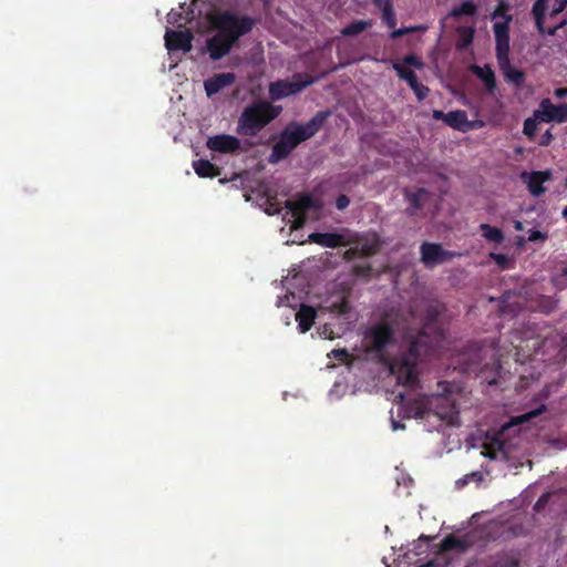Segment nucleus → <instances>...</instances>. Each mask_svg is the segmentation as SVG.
Returning <instances> with one entry per match:
<instances>
[{"label": "nucleus", "mask_w": 567, "mask_h": 567, "mask_svg": "<svg viewBox=\"0 0 567 567\" xmlns=\"http://www.w3.org/2000/svg\"><path fill=\"white\" fill-rule=\"evenodd\" d=\"M329 116L330 111H319L305 124L289 123L281 132L279 141L272 146L269 163L277 164L287 158L299 144L315 136Z\"/></svg>", "instance_id": "obj_2"}, {"label": "nucleus", "mask_w": 567, "mask_h": 567, "mask_svg": "<svg viewBox=\"0 0 567 567\" xmlns=\"http://www.w3.org/2000/svg\"><path fill=\"white\" fill-rule=\"evenodd\" d=\"M543 411H544V406H540L539 409H535V410H532V411H529L527 413L518 415V416L515 417V423L516 424H522V423L528 422L529 420L538 416Z\"/></svg>", "instance_id": "obj_38"}, {"label": "nucleus", "mask_w": 567, "mask_h": 567, "mask_svg": "<svg viewBox=\"0 0 567 567\" xmlns=\"http://www.w3.org/2000/svg\"><path fill=\"white\" fill-rule=\"evenodd\" d=\"M400 63H404V66L408 68V66H413L415 69H422L423 68V62L421 61V59L415 55V54H408L405 55L402 61H399Z\"/></svg>", "instance_id": "obj_37"}, {"label": "nucleus", "mask_w": 567, "mask_h": 567, "mask_svg": "<svg viewBox=\"0 0 567 567\" xmlns=\"http://www.w3.org/2000/svg\"><path fill=\"white\" fill-rule=\"evenodd\" d=\"M512 21L511 16H505L503 22H495L493 24V31L495 35V54L497 62L503 61L507 64L509 59V22Z\"/></svg>", "instance_id": "obj_10"}, {"label": "nucleus", "mask_w": 567, "mask_h": 567, "mask_svg": "<svg viewBox=\"0 0 567 567\" xmlns=\"http://www.w3.org/2000/svg\"><path fill=\"white\" fill-rule=\"evenodd\" d=\"M331 354L334 357V358H338L340 360H344L348 358L349 353L346 349H334L331 351Z\"/></svg>", "instance_id": "obj_49"}, {"label": "nucleus", "mask_w": 567, "mask_h": 567, "mask_svg": "<svg viewBox=\"0 0 567 567\" xmlns=\"http://www.w3.org/2000/svg\"><path fill=\"white\" fill-rule=\"evenodd\" d=\"M442 394L419 395L406 402L405 412L408 417L425 419L433 412L442 420L451 419L457 413L455 402L451 398V384L440 383Z\"/></svg>", "instance_id": "obj_3"}, {"label": "nucleus", "mask_w": 567, "mask_h": 567, "mask_svg": "<svg viewBox=\"0 0 567 567\" xmlns=\"http://www.w3.org/2000/svg\"><path fill=\"white\" fill-rule=\"evenodd\" d=\"M177 17H181V14H177V13H175V12H173V11H172V12H169V13L167 14V21H168L169 23H175V22H177Z\"/></svg>", "instance_id": "obj_52"}, {"label": "nucleus", "mask_w": 567, "mask_h": 567, "mask_svg": "<svg viewBox=\"0 0 567 567\" xmlns=\"http://www.w3.org/2000/svg\"><path fill=\"white\" fill-rule=\"evenodd\" d=\"M404 197L410 204L406 208V214L414 216L424 207L425 199L429 197V192L425 188H417L415 192L405 189Z\"/></svg>", "instance_id": "obj_19"}, {"label": "nucleus", "mask_w": 567, "mask_h": 567, "mask_svg": "<svg viewBox=\"0 0 567 567\" xmlns=\"http://www.w3.org/2000/svg\"><path fill=\"white\" fill-rule=\"evenodd\" d=\"M536 118L539 122L550 123H564L567 122V103L555 105L549 99H544L539 109L535 111Z\"/></svg>", "instance_id": "obj_11"}, {"label": "nucleus", "mask_w": 567, "mask_h": 567, "mask_svg": "<svg viewBox=\"0 0 567 567\" xmlns=\"http://www.w3.org/2000/svg\"><path fill=\"white\" fill-rule=\"evenodd\" d=\"M372 27V20H355L341 30L344 37L357 35Z\"/></svg>", "instance_id": "obj_28"}, {"label": "nucleus", "mask_w": 567, "mask_h": 567, "mask_svg": "<svg viewBox=\"0 0 567 567\" xmlns=\"http://www.w3.org/2000/svg\"><path fill=\"white\" fill-rule=\"evenodd\" d=\"M461 39L457 42L458 49H465L467 48L472 42L474 38V29L473 28H462L460 30Z\"/></svg>", "instance_id": "obj_35"}, {"label": "nucleus", "mask_w": 567, "mask_h": 567, "mask_svg": "<svg viewBox=\"0 0 567 567\" xmlns=\"http://www.w3.org/2000/svg\"><path fill=\"white\" fill-rule=\"evenodd\" d=\"M477 12V6L472 0L463 1L460 6L454 7L449 16L452 18H460L463 16L472 17Z\"/></svg>", "instance_id": "obj_29"}, {"label": "nucleus", "mask_w": 567, "mask_h": 567, "mask_svg": "<svg viewBox=\"0 0 567 567\" xmlns=\"http://www.w3.org/2000/svg\"><path fill=\"white\" fill-rule=\"evenodd\" d=\"M537 122H539V118H536L535 115L533 117H527L524 121L523 133L530 141H533L535 138L536 131H537Z\"/></svg>", "instance_id": "obj_34"}, {"label": "nucleus", "mask_w": 567, "mask_h": 567, "mask_svg": "<svg viewBox=\"0 0 567 567\" xmlns=\"http://www.w3.org/2000/svg\"><path fill=\"white\" fill-rule=\"evenodd\" d=\"M365 339L369 342V350L383 359L386 348L395 341L394 329L390 322L382 320L368 329Z\"/></svg>", "instance_id": "obj_7"}, {"label": "nucleus", "mask_w": 567, "mask_h": 567, "mask_svg": "<svg viewBox=\"0 0 567 567\" xmlns=\"http://www.w3.org/2000/svg\"><path fill=\"white\" fill-rule=\"evenodd\" d=\"M524 309L523 305L519 302V297L512 295L511 292H506L504 295V300L501 306L502 315H512L516 316Z\"/></svg>", "instance_id": "obj_26"}, {"label": "nucleus", "mask_w": 567, "mask_h": 567, "mask_svg": "<svg viewBox=\"0 0 567 567\" xmlns=\"http://www.w3.org/2000/svg\"><path fill=\"white\" fill-rule=\"evenodd\" d=\"M566 7H567V0H556L555 4L549 13V17L554 18V17L558 16L560 12H563L565 10Z\"/></svg>", "instance_id": "obj_40"}, {"label": "nucleus", "mask_w": 567, "mask_h": 567, "mask_svg": "<svg viewBox=\"0 0 567 567\" xmlns=\"http://www.w3.org/2000/svg\"><path fill=\"white\" fill-rule=\"evenodd\" d=\"M554 140V136L551 134L550 130H547L539 138L538 144L542 146L549 145Z\"/></svg>", "instance_id": "obj_44"}, {"label": "nucleus", "mask_w": 567, "mask_h": 567, "mask_svg": "<svg viewBox=\"0 0 567 567\" xmlns=\"http://www.w3.org/2000/svg\"><path fill=\"white\" fill-rule=\"evenodd\" d=\"M514 348H515V350H516V355H518V354H519V351H520V350H523V347H522V344H520V343H519V344H515V346H514Z\"/></svg>", "instance_id": "obj_58"}, {"label": "nucleus", "mask_w": 567, "mask_h": 567, "mask_svg": "<svg viewBox=\"0 0 567 567\" xmlns=\"http://www.w3.org/2000/svg\"><path fill=\"white\" fill-rule=\"evenodd\" d=\"M539 337L537 338H530V340L533 341V344H532V348L535 352L538 351V349L540 348V342L538 340Z\"/></svg>", "instance_id": "obj_53"}, {"label": "nucleus", "mask_w": 567, "mask_h": 567, "mask_svg": "<svg viewBox=\"0 0 567 567\" xmlns=\"http://www.w3.org/2000/svg\"><path fill=\"white\" fill-rule=\"evenodd\" d=\"M358 246L360 249V257L374 256L379 250V244L375 240V238L371 241L365 240L363 243H360Z\"/></svg>", "instance_id": "obj_33"}, {"label": "nucleus", "mask_w": 567, "mask_h": 567, "mask_svg": "<svg viewBox=\"0 0 567 567\" xmlns=\"http://www.w3.org/2000/svg\"><path fill=\"white\" fill-rule=\"evenodd\" d=\"M193 168L199 177H204V178H206V177L213 178V177H217L220 175V168L218 166L214 165L213 163H210L208 159L200 158V159L194 161Z\"/></svg>", "instance_id": "obj_23"}, {"label": "nucleus", "mask_w": 567, "mask_h": 567, "mask_svg": "<svg viewBox=\"0 0 567 567\" xmlns=\"http://www.w3.org/2000/svg\"><path fill=\"white\" fill-rule=\"evenodd\" d=\"M434 120H442L444 123L446 122V113L440 110H434L432 114Z\"/></svg>", "instance_id": "obj_50"}, {"label": "nucleus", "mask_w": 567, "mask_h": 567, "mask_svg": "<svg viewBox=\"0 0 567 567\" xmlns=\"http://www.w3.org/2000/svg\"><path fill=\"white\" fill-rule=\"evenodd\" d=\"M287 208L290 210L293 217V228H301L307 220V213L315 207L313 198L303 194L296 200H287Z\"/></svg>", "instance_id": "obj_12"}, {"label": "nucleus", "mask_w": 567, "mask_h": 567, "mask_svg": "<svg viewBox=\"0 0 567 567\" xmlns=\"http://www.w3.org/2000/svg\"><path fill=\"white\" fill-rule=\"evenodd\" d=\"M546 498H547V495H543V496L537 501V503H536V506H535V507L538 509V508H539V506H543V505H544V503L546 502Z\"/></svg>", "instance_id": "obj_56"}, {"label": "nucleus", "mask_w": 567, "mask_h": 567, "mask_svg": "<svg viewBox=\"0 0 567 567\" xmlns=\"http://www.w3.org/2000/svg\"><path fill=\"white\" fill-rule=\"evenodd\" d=\"M372 267L369 264L353 266V274L358 277L368 278L371 276Z\"/></svg>", "instance_id": "obj_39"}, {"label": "nucleus", "mask_w": 567, "mask_h": 567, "mask_svg": "<svg viewBox=\"0 0 567 567\" xmlns=\"http://www.w3.org/2000/svg\"><path fill=\"white\" fill-rule=\"evenodd\" d=\"M483 236L486 238V240L495 244H501L504 240V234L503 231L494 226H491L488 224H482L480 226Z\"/></svg>", "instance_id": "obj_30"}, {"label": "nucleus", "mask_w": 567, "mask_h": 567, "mask_svg": "<svg viewBox=\"0 0 567 567\" xmlns=\"http://www.w3.org/2000/svg\"><path fill=\"white\" fill-rule=\"evenodd\" d=\"M213 24L218 31L207 40V50L210 59L216 61L227 55L238 39L252 30L255 20L248 16L239 17L235 12L224 11L214 17Z\"/></svg>", "instance_id": "obj_1"}, {"label": "nucleus", "mask_w": 567, "mask_h": 567, "mask_svg": "<svg viewBox=\"0 0 567 567\" xmlns=\"http://www.w3.org/2000/svg\"><path fill=\"white\" fill-rule=\"evenodd\" d=\"M441 551H451L456 550L460 553H463L467 549V545L465 540L454 536V535H447L441 543Z\"/></svg>", "instance_id": "obj_27"}, {"label": "nucleus", "mask_w": 567, "mask_h": 567, "mask_svg": "<svg viewBox=\"0 0 567 567\" xmlns=\"http://www.w3.org/2000/svg\"><path fill=\"white\" fill-rule=\"evenodd\" d=\"M206 146L212 152L235 154L240 151L241 142L234 135L217 134L207 138Z\"/></svg>", "instance_id": "obj_13"}, {"label": "nucleus", "mask_w": 567, "mask_h": 567, "mask_svg": "<svg viewBox=\"0 0 567 567\" xmlns=\"http://www.w3.org/2000/svg\"><path fill=\"white\" fill-rule=\"evenodd\" d=\"M547 3H548V0H536L532 8V14L535 20L536 29L540 34L554 35L557 32V30L565 27V24L567 22H566V20H563L557 25L549 28V29H545L544 22H545V13L547 10Z\"/></svg>", "instance_id": "obj_15"}, {"label": "nucleus", "mask_w": 567, "mask_h": 567, "mask_svg": "<svg viewBox=\"0 0 567 567\" xmlns=\"http://www.w3.org/2000/svg\"><path fill=\"white\" fill-rule=\"evenodd\" d=\"M421 261L427 268L452 260L456 254L445 250L441 244L424 241L420 246Z\"/></svg>", "instance_id": "obj_9"}, {"label": "nucleus", "mask_w": 567, "mask_h": 567, "mask_svg": "<svg viewBox=\"0 0 567 567\" xmlns=\"http://www.w3.org/2000/svg\"><path fill=\"white\" fill-rule=\"evenodd\" d=\"M410 87L412 89L419 101L424 100L430 92V89L426 85L420 83L417 80Z\"/></svg>", "instance_id": "obj_36"}, {"label": "nucleus", "mask_w": 567, "mask_h": 567, "mask_svg": "<svg viewBox=\"0 0 567 567\" xmlns=\"http://www.w3.org/2000/svg\"><path fill=\"white\" fill-rule=\"evenodd\" d=\"M382 11V20L389 28H394L396 25L395 13L393 10L392 1L384 2V6L381 8Z\"/></svg>", "instance_id": "obj_32"}, {"label": "nucleus", "mask_w": 567, "mask_h": 567, "mask_svg": "<svg viewBox=\"0 0 567 567\" xmlns=\"http://www.w3.org/2000/svg\"><path fill=\"white\" fill-rule=\"evenodd\" d=\"M264 4H269L271 0H261Z\"/></svg>", "instance_id": "obj_61"}, {"label": "nucleus", "mask_w": 567, "mask_h": 567, "mask_svg": "<svg viewBox=\"0 0 567 567\" xmlns=\"http://www.w3.org/2000/svg\"><path fill=\"white\" fill-rule=\"evenodd\" d=\"M393 69L401 80H404L409 86H411L416 80V74L409 68L404 66V63L394 62Z\"/></svg>", "instance_id": "obj_31"}, {"label": "nucleus", "mask_w": 567, "mask_h": 567, "mask_svg": "<svg viewBox=\"0 0 567 567\" xmlns=\"http://www.w3.org/2000/svg\"><path fill=\"white\" fill-rule=\"evenodd\" d=\"M528 309L532 311H538L542 313H550L557 308V300L549 296H538L535 300H533L528 306Z\"/></svg>", "instance_id": "obj_24"}, {"label": "nucleus", "mask_w": 567, "mask_h": 567, "mask_svg": "<svg viewBox=\"0 0 567 567\" xmlns=\"http://www.w3.org/2000/svg\"><path fill=\"white\" fill-rule=\"evenodd\" d=\"M473 72L484 83L486 90L489 93H494L496 89L494 71L489 66L481 68L476 65L473 68Z\"/></svg>", "instance_id": "obj_25"}, {"label": "nucleus", "mask_w": 567, "mask_h": 567, "mask_svg": "<svg viewBox=\"0 0 567 567\" xmlns=\"http://www.w3.org/2000/svg\"><path fill=\"white\" fill-rule=\"evenodd\" d=\"M554 95L558 99H564L567 96V86L566 87H557L554 91Z\"/></svg>", "instance_id": "obj_51"}, {"label": "nucleus", "mask_w": 567, "mask_h": 567, "mask_svg": "<svg viewBox=\"0 0 567 567\" xmlns=\"http://www.w3.org/2000/svg\"><path fill=\"white\" fill-rule=\"evenodd\" d=\"M515 229H517V230H522L523 229V225H522L520 221H516Z\"/></svg>", "instance_id": "obj_59"}, {"label": "nucleus", "mask_w": 567, "mask_h": 567, "mask_svg": "<svg viewBox=\"0 0 567 567\" xmlns=\"http://www.w3.org/2000/svg\"><path fill=\"white\" fill-rule=\"evenodd\" d=\"M309 240L327 248H338L348 245L344 235L336 233H312L309 235Z\"/></svg>", "instance_id": "obj_17"}, {"label": "nucleus", "mask_w": 567, "mask_h": 567, "mask_svg": "<svg viewBox=\"0 0 567 567\" xmlns=\"http://www.w3.org/2000/svg\"><path fill=\"white\" fill-rule=\"evenodd\" d=\"M392 429H393L394 431H396V430H403V429H404V425H403V424H401L400 422H396V421H394V420H393V421H392Z\"/></svg>", "instance_id": "obj_54"}, {"label": "nucleus", "mask_w": 567, "mask_h": 567, "mask_svg": "<svg viewBox=\"0 0 567 567\" xmlns=\"http://www.w3.org/2000/svg\"><path fill=\"white\" fill-rule=\"evenodd\" d=\"M313 83V79L307 73H296L291 81L278 80L270 83L269 96L271 101H279L301 92Z\"/></svg>", "instance_id": "obj_8"}, {"label": "nucleus", "mask_w": 567, "mask_h": 567, "mask_svg": "<svg viewBox=\"0 0 567 567\" xmlns=\"http://www.w3.org/2000/svg\"><path fill=\"white\" fill-rule=\"evenodd\" d=\"M430 540H431V538L429 536H425V535H421L420 538H419V542L420 543H424V545H426V546H427Z\"/></svg>", "instance_id": "obj_57"}, {"label": "nucleus", "mask_w": 567, "mask_h": 567, "mask_svg": "<svg viewBox=\"0 0 567 567\" xmlns=\"http://www.w3.org/2000/svg\"><path fill=\"white\" fill-rule=\"evenodd\" d=\"M445 311V306L441 302H434L426 307L424 311V323L416 336L425 334L431 349L435 350L444 339L443 329L439 324V318Z\"/></svg>", "instance_id": "obj_6"}, {"label": "nucleus", "mask_w": 567, "mask_h": 567, "mask_svg": "<svg viewBox=\"0 0 567 567\" xmlns=\"http://www.w3.org/2000/svg\"><path fill=\"white\" fill-rule=\"evenodd\" d=\"M333 308H336L339 313L344 315L349 311L350 306L349 302L343 299L341 302L334 303Z\"/></svg>", "instance_id": "obj_45"}, {"label": "nucleus", "mask_w": 567, "mask_h": 567, "mask_svg": "<svg viewBox=\"0 0 567 567\" xmlns=\"http://www.w3.org/2000/svg\"><path fill=\"white\" fill-rule=\"evenodd\" d=\"M508 6L505 2H501L497 8L494 10L492 18L502 17L505 16V12L507 11Z\"/></svg>", "instance_id": "obj_46"}, {"label": "nucleus", "mask_w": 567, "mask_h": 567, "mask_svg": "<svg viewBox=\"0 0 567 567\" xmlns=\"http://www.w3.org/2000/svg\"><path fill=\"white\" fill-rule=\"evenodd\" d=\"M413 29H410V28H401V29H396V30H393L392 33H391V38L392 39H398L409 32H411Z\"/></svg>", "instance_id": "obj_48"}, {"label": "nucleus", "mask_w": 567, "mask_h": 567, "mask_svg": "<svg viewBox=\"0 0 567 567\" xmlns=\"http://www.w3.org/2000/svg\"><path fill=\"white\" fill-rule=\"evenodd\" d=\"M522 176L523 178L528 176L527 187L533 196L538 197L545 193L546 189L543 184L551 178V173L549 171H537L529 175L523 173Z\"/></svg>", "instance_id": "obj_18"}, {"label": "nucleus", "mask_w": 567, "mask_h": 567, "mask_svg": "<svg viewBox=\"0 0 567 567\" xmlns=\"http://www.w3.org/2000/svg\"><path fill=\"white\" fill-rule=\"evenodd\" d=\"M546 498H547V495H543V496L537 501V503H536V506H535V507L538 509V508H539V506H543V505H544V503L546 502Z\"/></svg>", "instance_id": "obj_55"}, {"label": "nucleus", "mask_w": 567, "mask_h": 567, "mask_svg": "<svg viewBox=\"0 0 567 567\" xmlns=\"http://www.w3.org/2000/svg\"><path fill=\"white\" fill-rule=\"evenodd\" d=\"M355 257H360V249H359V246H355L353 248H350L348 249L346 252H344V258L347 260H351Z\"/></svg>", "instance_id": "obj_47"}, {"label": "nucleus", "mask_w": 567, "mask_h": 567, "mask_svg": "<svg viewBox=\"0 0 567 567\" xmlns=\"http://www.w3.org/2000/svg\"><path fill=\"white\" fill-rule=\"evenodd\" d=\"M491 257L496 261V264L502 268H507L509 262V258L504 254H491Z\"/></svg>", "instance_id": "obj_42"}, {"label": "nucleus", "mask_w": 567, "mask_h": 567, "mask_svg": "<svg viewBox=\"0 0 567 567\" xmlns=\"http://www.w3.org/2000/svg\"><path fill=\"white\" fill-rule=\"evenodd\" d=\"M434 350L427 342L426 336H415L409 347L408 352L400 359L391 363L390 370L396 374L399 383L403 385H413L417 382L416 363L419 360L430 357Z\"/></svg>", "instance_id": "obj_5"}, {"label": "nucleus", "mask_w": 567, "mask_h": 567, "mask_svg": "<svg viewBox=\"0 0 567 567\" xmlns=\"http://www.w3.org/2000/svg\"><path fill=\"white\" fill-rule=\"evenodd\" d=\"M282 107L267 100H257L247 105L237 121L236 132L241 136H257L267 125L276 120Z\"/></svg>", "instance_id": "obj_4"}, {"label": "nucleus", "mask_w": 567, "mask_h": 567, "mask_svg": "<svg viewBox=\"0 0 567 567\" xmlns=\"http://www.w3.org/2000/svg\"><path fill=\"white\" fill-rule=\"evenodd\" d=\"M445 124L464 133L473 128V124L468 121L466 112L462 110L446 113Z\"/></svg>", "instance_id": "obj_21"}, {"label": "nucleus", "mask_w": 567, "mask_h": 567, "mask_svg": "<svg viewBox=\"0 0 567 567\" xmlns=\"http://www.w3.org/2000/svg\"><path fill=\"white\" fill-rule=\"evenodd\" d=\"M236 75L231 72L218 73L204 81V89L208 97L219 93L223 89L233 85Z\"/></svg>", "instance_id": "obj_16"}, {"label": "nucleus", "mask_w": 567, "mask_h": 567, "mask_svg": "<svg viewBox=\"0 0 567 567\" xmlns=\"http://www.w3.org/2000/svg\"><path fill=\"white\" fill-rule=\"evenodd\" d=\"M498 66L508 82L513 83L516 87H520L523 85L525 73L522 70L512 66L509 59H507V64L499 61Z\"/></svg>", "instance_id": "obj_22"}, {"label": "nucleus", "mask_w": 567, "mask_h": 567, "mask_svg": "<svg viewBox=\"0 0 567 567\" xmlns=\"http://www.w3.org/2000/svg\"><path fill=\"white\" fill-rule=\"evenodd\" d=\"M545 239H547V234L542 233L536 229L529 231V235H528L529 241L536 243V241H544Z\"/></svg>", "instance_id": "obj_41"}, {"label": "nucleus", "mask_w": 567, "mask_h": 567, "mask_svg": "<svg viewBox=\"0 0 567 567\" xmlns=\"http://www.w3.org/2000/svg\"><path fill=\"white\" fill-rule=\"evenodd\" d=\"M193 34L188 30H167L165 33V47L168 51L189 52L193 48Z\"/></svg>", "instance_id": "obj_14"}, {"label": "nucleus", "mask_w": 567, "mask_h": 567, "mask_svg": "<svg viewBox=\"0 0 567 567\" xmlns=\"http://www.w3.org/2000/svg\"><path fill=\"white\" fill-rule=\"evenodd\" d=\"M563 216H564L565 218H567V206H566V207L564 208V210H563Z\"/></svg>", "instance_id": "obj_60"}, {"label": "nucleus", "mask_w": 567, "mask_h": 567, "mask_svg": "<svg viewBox=\"0 0 567 567\" xmlns=\"http://www.w3.org/2000/svg\"><path fill=\"white\" fill-rule=\"evenodd\" d=\"M316 309L308 305H301L300 309L296 313V321L298 322V329L301 333L308 332L316 320Z\"/></svg>", "instance_id": "obj_20"}, {"label": "nucleus", "mask_w": 567, "mask_h": 567, "mask_svg": "<svg viewBox=\"0 0 567 567\" xmlns=\"http://www.w3.org/2000/svg\"><path fill=\"white\" fill-rule=\"evenodd\" d=\"M349 204H350V198L344 194L339 195L336 199V207L339 210L346 209L349 206Z\"/></svg>", "instance_id": "obj_43"}]
</instances>
